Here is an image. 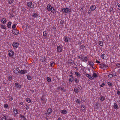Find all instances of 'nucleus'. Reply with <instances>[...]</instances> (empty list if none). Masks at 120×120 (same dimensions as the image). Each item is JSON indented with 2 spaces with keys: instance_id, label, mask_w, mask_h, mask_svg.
<instances>
[{
  "instance_id": "42",
  "label": "nucleus",
  "mask_w": 120,
  "mask_h": 120,
  "mask_svg": "<svg viewBox=\"0 0 120 120\" xmlns=\"http://www.w3.org/2000/svg\"><path fill=\"white\" fill-rule=\"evenodd\" d=\"M20 117H21L22 119V120H24L26 119L25 117L21 115Z\"/></svg>"
},
{
  "instance_id": "11",
  "label": "nucleus",
  "mask_w": 120,
  "mask_h": 120,
  "mask_svg": "<svg viewBox=\"0 0 120 120\" xmlns=\"http://www.w3.org/2000/svg\"><path fill=\"white\" fill-rule=\"evenodd\" d=\"M28 6L29 7L32 8L34 7V5L32 4V3L31 2H28L27 3Z\"/></svg>"
},
{
  "instance_id": "21",
  "label": "nucleus",
  "mask_w": 120,
  "mask_h": 120,
  "mask_svg": "<svg viewBox=\"0 0 120 120\" xmlns=\"http://www.w3.org/2000/svg\"><path fill=\"white\" fill-rule=\"evenodd\" d=\"M6 19L4 18L2 19L1 20V22L3 24L5 23L6 22Z\"/></svg>"
},
{
  "instance_id": "5",
  "label": "nucleus",
  "mask_w": 120,
  "mask_h": 120,
  "mask_svg": "<svg viewBox=\"0 0 120 120\" xmlns=\"http://www.w3.org/2000/svg\"><path fill=\"white\" fill-rule=\"evenodd\" d=\"M8 52L9 56L10 57L14 55V52L11 50H9Z\"/></svg>"
},
{
  "instance_id": "1",
  "label": "nucleus",
  "mask_w": 120,
  "mask_h": 120,
  "mask_svg": "<svg viewBox=\"0 0 120 120\" xmlns=\"http://www.w3.org/2000/svg\"><path fill=\"white\" fill-rule=\"evenodd\" d=\"M47 8L48 11H51V12L53 14H54L56 13L55 10L51 5L48 4L47 7Z\"/></svg>"
},
{
  "instance_id": "27",
  "label": "nucleus",
  "mask_w": 120,
  "mask_h": 120,
  "mask_svg": "<svg viewBox=\"0 0 120 120\" xmlns=\"http://www.w3.org/2000/svg\"><path fill=\"white\" fill-rule=\"evenodd\" d=\"M24 107L26 109H28L29 108V106L28 104H25L24 106Z\"/></svg>"
},
{
  "instance_id": "29",
  "label": "nucleus",
  "mask_w": 120,
  "mask_h": 120,
  "mask_svg": "<svg viewBox=\"0 0 120 120\" xmlns=\"http://www.w3.org/2000/svg\"><path fill=\"white\" fill-rule=\"evenodd\" d=\"M99 43L100 45L101 46H102L103 44V43L102 41H99Z\"/></svg>"
},
{
  "instance_id": "37",
  "label": "nucleus",
  "mask_w": 120,
  "mask_h": 120,
  "mask_svg": "<svg viewBox=\"0 0 120 120\" xmlns=\"http://www.w3.org/2000/svg\"><path fill=\"white\" fill-rule=\"evenodd\" d=\"M105 99V98L103 96H101L100 97V100L102 101H104Z\"/></svg>"
},
{
  "instance_id": "49",
  "label": "nucleus",
  "mask_w": 120,
  "mask_h": 120,
  "mask_svg": "<svg viewBox=\"0 0 120 120\" xmlns=\"http://www.w3.org/2000/svg\"><path fill=\"white\" fill-rule=\"evenodd\" d=\"M105 55L104 54H102L101 55V57L103 59H104V57H105Z\"/></svg>"
},
{
  "instance_id": "31",
  "label": "nucleus",
  "mask_w": 120,
  "mask_h": 120,
  "mask_svg": "<svg viewBox=\"0 0 120 120\" xmlns=\"http://www.w3.org/2000/svg\"><path fill=\"white\" fill-rule=\"evenodd\" d=\"M26 76L28 80H30L31 79V78L29 75H27Z\"/></svg>"
},
{
  "instance_id": "4",
  "label": "nucleus",
  "mask_w": 120,
  "mask_h": 120,
  "mask_svg": "<svg viewBox=\"0 0 120 120\" xmlns=\"http://www.w3.org/2000/svg\"><path fill=\"white\" fill-rule=\"evenodd\" d=\"M46 98V97L44 96H43L41 98V100H42V103L44 104H45L47 100Z\"/></svg>"
},
{
  "instance_id": "18",
  "label": "nucleus",
  "mask_w": 120,
  "mask_h": 120,
  "mask_svg": "<svg viewBox=\"0 0 120 120\" xmlns=\"http://www.w3.org/2000/svg\"><path fill=\"white\" fill-rule=\"evenodd\" d=\"M69 38L67 37H64L63 38L64 41L66 42H68L69 41Z\"/></svg>"
},
{
  "instance_id": "6",
  "label": "nucleus",
  "mask_w": 120,
  "mask_h": 120,
  "mask_svg": "<svg viewBox=\"0 0 120 120\" xmlns=\"http://www.w3.org/2000/svg\"><path fill=\"white\" fill-rule=\"evenodd\" d=\"M12 33L14 35H17L19 33V31L16 29H13L12 30Z\"/></svg>"
},
{
  "instance_id": "28",
  "label": "nucleus",
  "mask_w": 120,
  "mask_h": 120,
  "mask_svg": "<svg viewBox=\"0 0 120 120\" xmlns=\"http://www.w3.org/2000/svg\"><path fill=\"white\" fill-rule=\"evenodd\" d=\"M45 115L46 116L45 117V119L46 120H49L51 118L49 117L50 115Z\"/></svg>"
},
{
  "instance_id": "30",
  "label": "nucleus",
  "mask_w": 120,
  "mask_h": 120,
  "mask_svg": "<svg viewBox=\"0 0 120 120\" xmlns=\"http://www.w3.org/2000/svg\"><path fill=\"white\" fill-rule=\"evenodd\" d=\"M74 90L75 92L76 93H77L78 92V90L77 88H74Z\"/></svg>"
},
{
  "instance_id": "45",
  "label": "nucleus",
  "mask_w": 120,
  "mask_h": 120,
  "mask_svg": "<svg viewBox=\"0 0 120 120\" xmlns=\"http://www.w3.org/2000/svg\"><path fill=\"white\" fill-rule=\"evenodd\" d=\"M16 26V25H15V24H14L12 25V28L14 29H15V28Z\"/></svg>"
},
{
  "instance_id": "51",
  "label": "nucleus",
  "mask_w": 120,
  "mask_h": 120,
  "mask_svg": "<svg viewBox=\"0 0 120 120\" xmlns=\"http://www.w3.org/2000/svg\"><path fill=\"white\" fill-rule=\"evenodd\" d=\"M85 48V47L83 45H82L81 47H80V48L81 49H84Z\"/></svg>"
},
{
  "instance_id": "53",
  "label": "nucleus",
  "mask_w": 120,
  "mask_h": 120,
  "mask_svg": "<svg viewBox=\"0 0 120 120\" xmlns=\"http://www.w3.org/2000/svg\"><path fill=\"white\" fill-rule=\"evenodd\" d=\"M75 81L76 83H77L79 82V81L77 79L75 78Z\"/></svg>"
},
{
  "instance_id": "19",
  "label": "nucleus",
  "mask_w": 120,
  "mask_h": 120,
  "mask_svg": "<svg viewBox=\"0 0 120 120\" xmlns=\"http://www.w3.org/2000/svg\"><path fill=\"white\" fill-rule=\"evenodd\" d=\"M81 108L82 110L84 112L86 110V107L84 105H82L81 106Z\"/></svg>"
},
{
  "instance_id": "64",
  "label": "nucleus",
  "mask_w": 120,
  "mask_h": 120,
  "mask_svg": "<svg viewBox=\"0 0 120 120\" xmlns=\"http://www.w3.org/2000/svg\"><path fill=\"white\" fill-rule=\"evenodd\" d=\"M118 6L119 7V8H118V9H120V5L119 4V5H118Z\"/></svg>"
},
{
  "instance_id": "50",
  "label": "nucleus",
  "mask_w": 120,
  "mask_h": 120,
  "mask_svg": "<svg viewBox=\"0 0 120 120\" xmlns=\"http://www.w3.org/2000/svg\"><path fill=\"white\" fill-rule=\"evenodd\" d=\"M43 35L44 36H45L46 35V31H44L43 33Z\"/></svg>"
},
{
  "instance_id": "34",
  "label": "nucleus",
  "mask_w": 120,
  "mask_h": 120,
  "mask_svg": "<svg viewBox=\"0 0 120 120\" xmlns=\"http://www.w3.org/2000/svg\"><path fill=\"white\" fill-rule=\"evenodd\" d=\"M54 63L53 62H50V65L51 67H53L54 66Z\"/></svg>"
},
{
  "instance_id": "56",
  "label": "nucleus",
  "mask_w": 120,
  "mask_h": 120,
  "mask_svg": "<svg viewBox=\"0 0 120 120\" xmlns=\"http://www.w3.org/2000/svg\"><path fill=\"white\" fill-rule=\"evenodd\" d=\"M104 86L105 84L104 83H103L100 85V86L102 87H103Z\"/></svg>"
},
{
  "instance_id": "54",
  "label": "nucleus",
  "mask_w": 120,
  "mask_h": 120,
  "mask_svg": "<svg viewBox=\"0 0 120 120\" xmlns=\"http://www.w3.org/2000/svg\"><path fill=\"white\" fill-rule=\"evenodd\" d=\"M107 84L109 86H112V85L111 83L109 82H108L107 83Z\"/></svg>"
},
{
  "instance_id": "46",
  "label": "nucleus",
  "mask_w": 120,
  "mask_h": 120,
  "mask_svg": "<svg viewBox=\"0 0 120 120\" xmlns=\"http://www.w3.org/2000/svg\"><path fill=\"white\" fill-rule=\"evenodd\" d=\"M8 98L9 100L10 101H11L13 100V98L12 97L9 96Z\"/></svg>"
},
{
  "instance_id": "63",
  "label": "nucleus",
  "mask_w": 120,
  "mask_h": 120,
  "mask_svg": "<svg viewBox=\"0 0 120 120\" xmlns=\"http://www.w3.org/2000/svg\"><path fill=\"white\" fill-rule=\"evenodd\" d=\"M62 120V119H61V118H58L57 119V120Z\"/></svg>"
},
{
  "instance_id": "55",
  "label": "nucleus",
  "mask_w": 120,
  "mask_h": 120,
  "mask_svg": "<svg viewBox=\"0 0 120 120\" xmlns=\"http://www.w3.org/2000/svg\"><path fill=\"white\" fill-rule=\"evenodd\" d=\"M116 66L118 67V68H120V64H117L116 65Z\"/></svg>"
},
{
  "instance_id": "33",
  "label": "nucleus",
  "mask_w": 120,
  "mask_h": 120,
  "mask_svg": "<svg viewBox=\"0 0 120 120\" xmlns=\"http://www.w3.org/2000/svg\"><path fill=\"white\" fill-rule=\"evenodd\" d=\"M59 89L60 90L62 91V92H64L65 91V90L63 88L60 87L59 88Z\"/></svg>"
},
{
  "instance_id": "25",
  "label": "nucleus",
  "mask_w": 120,
  "mask_h": 120,
  "mask_svg": "<svg viewBox=\"0 0 120 120\" xmlns=\"http://www.w3.org/2000/svg\"><path fill=\"white\" fill-rule=\"evenodd\" d=\"M14 0H7L8 3L9 4H11L14 2Z\"/></svg>"
},
{
  "instance_id": "39",
  "label": "nucleus",
  "mask_w": 120,
  "mask_h": 120,
  "mask_svg": "<svg viewBox=\"0 0 120 120\" xmlns=\"http://www.w3.org/2000/svg\"><path fill=\"white\" fill-rule=\"evenodd\" d=\"M75 73L76 75L77 76H80V75L79 73L78 72H75Z\"/></svg>"
},
{
  "instance_id": "3",
  "label": "nucleus",
  "mask_w": 120,
  "mask_h": 120,
  "mask_svg": "<svg viewBox=\"0 0 120 120\" xmlns=\"http://www.w3.org/2000/svg\"><path fill=\"white\" fill-rule=\"evenodd\" d=\"M81 60L85 62H86L88 60V57L87 56H81Z\"/></svg>"
},
{
  "instance_id": "48",
  "label": "nucleus",
  "mask_w": 120,
  "mask_h": 120,
  "mask_svg": "<svg viewBox=\"0 0 120 120\" xmlns=\"http://www.w3.org/2000/svg\"><path fill=\"white\" fill-rule=\"evenodd\" d=\"M76 102L78 103H79L80 101L79 99H77L75 101Z\"/></svg>"
},
{
  "instance_id": "61",
  "label": "nucleus",
  "mask_w": 120,
  "mask_h": 120,
  "mask_svg": "<svg viewBox=\"0 0 120 120\" xmlns=\"http://www.w3.org/2000/svg\"><path fill=\"white\" fill-rule=\"evenodd\" d=\"M117 94L119 95L120 94V92L119 91H118L117 92Z\"/></svg>"
},
{
  "instance_id": "44",
  "label": "nucleus",
  "mask_w": 120,
  "mask_h": 120,
  "mask_svg": "<svg viewBox=\"0 0 120 120\" xmlns=\"http://www.w3.org/2000/svg\"><path fill=\"white\" fill-rule=\"evenodd\" d=\"M12 79V77L11 76H9L8 78V79L9 81H11Z\"/></svg>"
},
{
  "instance_id": "10",
  "label": "nucleus",
  "mask_w": 120,
  "mask_h": 120,
  "mask_svg": "<svg viewBox=\"0 0 120 120\" xmlns=\"http://www.w3.org/2000/svg\"><path fill=\"white\" fill-rule=\"evenodd\" d=\"M15 85L17 88L19 89L21 88L22 87L21 85L18 83H15Z\"/></svg>"
},
{
  "instance_id": "15",
  "label": "nucleus",
  "mask_w": 120,
  "mask_h": 120,
  "mask_svg": "<svg viewBox=\"0 0 120 120\" xmlns=\"http://www.w3.org/2000/svg\"><path fill=\"white\" fill-rule=\"evenodd\" d=\"M96 6L94 5H92L90 7V9L92 11H94L96 9Z\"/></svg>"
},
{
  "instance_id": "2",
  "label": "nucleus",
  "mask_w": 120,
  "mask_h": 120,
  "mask_svg": "<svg viewBox=\"0 0 120 120\" xmlns=\"http://www.w3.org/2000/svg\"><path fill=\"white\" fill-rule=\"evenodd\" d=\"M62 10L63 12L65 13H69L71 11V9L68 8H62Z\"/></svg>"
},
{
  "instance_id": "17",
  "label": "nucleus",
  "mask_w": 120,
  "mask_h": 120,
  "mask_svg": "<svg viewBox=\"0 0 120 120\" xmlns=\"http://www.w3.org/2000/svg\"><path fill=\"white\" fill-rule=\"evenodd\" d=\"M60 112L64 114H66L67 113V111L65 109L61 110Z\"/></svg>"
},
{
  "instance_id": "14",
  "label": "nucleus",
  "mask_w": 120,
  "mask_h": 120,
  "mask_svg": "<svg viewBox=\"0 0 120 120\" xmlns=\"http://www.w3.org/2000/svg\"><path fill=\"white\" fill-rule=\"evenodd\" d=\"M101 65L102 68L103 69H107L108 68L107 66L103 64H101Z\"/></svg>"
},
{
  "instance_id": "52",
  "label": "nucleus",
  "mask_w": 120,
  "mask_h": 120,
  "mask_svg": "<svg viewBox=\"0 0 120 120\" xmlns=\"http://www.w3.org/2000/svg\"><path fill=\"white\" fill-rule=\"evenodd\" d=\"M112 75H113V77L116 76V75H117V73L116 72L114 73H113V74Z\"/></svg>"
},
{
  "instance_id": "62",
  "label": "nucleus",
  "mask_w": 120,
  "mask_h": 120,
  "mask_svg": "<svg viewBox=\"0 0 120 120\" xmlns=\"http://www.w3.org/2000/svg\"><path fill=\"white\" fill-rule=\"evenodd\" d=\"M96 62L97 63H100V62L98 60H96Z\"/></svg>"
},
{
  "instance_id": "58",
  "label": "nucleus",
  "mask_w": 120,
  "mask_h": 120,
  "mask_svg": "<svg viewBox=\"0 0 120 120\" xmlns=\"http://www.w3.org/2000/svg\"><path fill=\"white\" fill-rule=\"evenodd\" d=\"M88 13L89 14H91V12L90 10H89L88 11Z\"/></svg>"
},
{
  "instance_id": "36",
  "label": "nucleus",
  "mask_w": 120,
  "mask_h": 120,
  "mask_svg": "<svg viewBox=\"0 0 120 120\" xmlns=\"http://www.w3.org/2000/svg\"><path fill=\"white\" fill-rule=\"evenodd\" d=\"M89 64L91 67H93V66L94 64L92 62H90L89 63Z\"/></svg>"
},
{
  "instance_id": "60",
  "label": "nucleus",
  "mask_w": 120,
  "mask_h": 120,
  "mask_svg": "<svg viewBox=\"0 0 120 120\" xmlns=\"http://www.w3.org/2000/svg\"><path fill=\"white\" fill-rule=\"evenodd\" d=\"M10 15V17H13V15L12 14H11Z\"/></svg>"
},
{
  "instance_id": "12",
  "label": "nucleus",
  "mask_w": 120,
  "mask_h": 120,
  "mask_svg": "<svg viewBox=\"0 0 120 120\" xmlns=\"http://www.w3.org/2000/svg\"><path fill=\"white\" fill-rule=\"evenodd\" d=\"M7 117L5 114L2 115L1 116V118L2 120H6Z\"/></svg>"
},
{
  "instance_id": "9",
  "label": "nucleus",
  "mask_w": 120,
  "mask_h": 120,
  "mask_svg": "<svg viewBox=\"0 0 120 120\" xmlns=\"http://www.w3.org/2000/svg\"><path fill=\"white\" fill-rule=\"evenodd\" d=\"M52 112V110L51 109H48L47 110V112L45 113V115H50V114Z\"/></svg>"
},
{
  "instance_id": "16",
  "label": "nucleus",
  "mask_w": 120,
  "mask_h": 120,
  "mask_svg": "<svg viewBox=\"0 0 120 120\" xmlns=\"http://www.w3.org/2000/svg\"><path fill=\"white\" fill-rule=\"evenodd\" d=\"M26 72L27 71L26 70H22L20 71L19 73L21 74H24L26 73Z\"/></svg>"
},
{
  "instance_id": "43",
  "label": "nucleus",
  "mask_w": 120,
  "mask_h": 120,
  "mask_svg": "<svg viewBox=\"0 0 120 120\" xmlns=\"http://www.w3.org/2000/svg\"><path fill=\"white\" fill-rule=\"evenodd\" d=\"M47 80L48 82H50L51 81L50 78L49 77H48L47 78Z\"/></svg>"
},
{
  "instance_id": "22",
  "label": "nucleus",
  "mask_w": 120,
  "mask_h": 120,
  "mask_svg": "<svg viewBox=\"0 0 120 120\" xmlns=\"http://www.w3.org/2000/svg\"><path fill=\"white\" fill-rule=\"evenodd\" d=\"M114 107L116 109H118V105L115 103H114Z\"/></svg>"
},
{
  "instance_id": "26",
  "label": "nucleus",
  "mask_w": 120,
  "mask_h": 120,
  "mask_svg": "<svg viewBox=\"0 0 120 120\" xmlns=\"http://www.w3.org/2000/svg\"><path fill=\"white\" fill-rule=\"evenodd\" d=\"M33 15L34 17L37 18L38 16V15L35 13H34L33 14Z\"/></svg>"
},
{
  "instance_id": "35",
  "label": "nucleus",
  "mask_w": 120,
  "mask_h": 120,
  "mask_svg": "<svg viewBox=\"0 0 120 120\" xmlns=\"http://www.w3.org/2000/svg\"><path fill=\"white\" fill-rule=\"evenodd\" d=\"M4 107L5 108H8V105L7 104H5L4 105Z\"/></svg>"
},
{
  "instance_id": "24",
  "label": "nucleus",
  "mask_w": 120,
  "mask_h": 120,
  "mask_svg": "<svg viewBox=\"0 0 120 120\" xmlns=\"http://www.w3.org/2000/svg\"><path fill=\"white\" fill-rule=\"evenodd\" d=\"M92 75L93 76H92V77H93V79L94 78H96L98 77V75L96 74L94 72L93 73Z\"/></svg>"
},
{
  "instance_id": "59",
  "label": "nucleus",
  "mask_w": 120,
  "mask_h": 120,
  "mask_svg": "<svg viewBox=\"0 0 120 120\" xmlns=\"http://www.w3.org/2000/svg\"><path fill=\"white\" fill-rule=\"evenodd\" d=\"M89 74H85V75L86 76H87V77H89Z\"/></svg>"
},
{
  "instance_id": "13",
  "label": "nucleus",
  "mask_w": 120,
  "mask_h": 120,
  "mask_svg": "<svg viewBox=\"0 0 120 120\" xmlns=\"http://www.w3.org/2000/svg\"><path fill=\"white\" fill-rule=\"evenodd\" d=\"M20 70L18 68H17L15 70H14L13 71L15 73L18 74L19 73Z\"/></svg>"
},
{
  "instance_id": "47",
  "label": "nucleus",
  "mask_w": 120,
  "mask_h": 120,
  "mask_svg": "<svg viewBox=\"0 0 120 120\" xmlns=\"http://www.w3.org/2000/svg\"><path fill=\"white\" fill-rule=\"evenodd\" d=\"M1 28L5 29H6V27L4 25H1Z\"/></svg>"
},
{
  "instance_id": "32",
  "label": "nucleus",
  "mask_w": 120,
  "mask_h": 120,
  "mask_svg": "<svg viewBox=\"0 0 120 120\" xmlns=\"http://www.w3.org/2000/svg\"><path fill=\"white\" fill-rule=\"evenodd\" d=\"M26 101L28 103L30 102L31 101L30 99L29 98H27L26 99Z\"/></svg>"
},
{
  "instance_id": "20",
  "label": "nucleus",
  "mask_w": 120,
  "mask_h": 120,
  "mask_svg": "<svg viewBox=\"0 0 120 120\" xmlns=\"http://www.w3.org/2000/svg\"><path fill=\"white\" fill-rule=\"evenodd\" d=\"M13 110L15 115H16L18 114V112L16 109L13 108Z\"/></svg>"
},
{
  "instance_id": "41",
  "label": "nucleus",
  "mask_w": 120,
  "mask_h": 120,
  "mask_svg": "<svg viewBox=\"0 0 120 120\" xmlns=\"http://www.w3.org/2000/svg\"><path fill=\"white\" fill-rule=\"evenodd\" d=\"M113 77V75L112 74H109L108 76V77L109 78H111Z\"/></svg>"
},
{
  "instance_id": "23",
  "label": "nucleus",
  "mask_w": 120,
  "mask_h": 120,
  "mask_svg": "<svg viewBox=\"0 0 120 120\" xmlns=\"http://www.w3.org/2000/svg\"><path fill=\"white\" fill-rule=\"evenodd\" d=\"M11 23L10 22H9L7 24V26L9 28H10L11 27Z\"/></svg>"
},
{
  "instance_id": "40",
  "label": "nucleus",
  "mask_w": 120,
  "mask_h": 120,
  "mask_svg": "<svg viewBox=\"0 0 120 120\" xmlns=\"http://www.w3.org/2000/svg\"><path fill=\"white\" fill-rule=\"evenodd\" d=\"M88 78L90 79H93V77L92 76H91L90 75H89V76L88 77Z\"/></svg>"
},
{
  "instance_id": "8",
  "label": "nucleus",
  "mask_w": 120,
  "mask_h": 120,
  "mask_svg": "<svg viewBox=\"0 0 120 120\" xmlns=\"http://www.w3.org/2000/svg\"><path fill=\"white\" fill-rule=\"evenodd\" d=\"M57 47V51L59 52H61L63 48V46L62 45L58 46Z\"/></svg>"
},
{
  "instance_id": "57",
  "label": "nucleus",
  "mask_w": 120,
  "mask_h": 120,
  "mask_svg": "<svg viewBox=\"0 0 120 120\" xmlns=\"http://www.w3.org/2000/svg\"><path fill=\"white\" fill-rule=\"evenodd\" d=\"M23 104V103L22 102H20L19 103V104L20 105H22Z\"/></svg>"
},
{
  "instance_id": "38",
  "label": "nucleus",
  "mask_w": 120,
  "mask_h": 120,
  "mask_svg": "<svg viewBox=\"0 0 120 120\" xmlns=\"http://www.w3.org/2000/svg\"><path fill=\"white\" fill-rule=\"evenodd\" d=\"M42 61L43 62H45V57H42L41 59Z\"/></svg>"
},
{
  "instance_id": "7",
  "label": "nucleus",
  "mask_w": 120,
  "mask_h": 120,
  "mask_svg": "<svg viewBox=\"0 0 120 120\" xmlns=\"http://www.w3.org/2000/svg\"><path fill=\"white\" fill-rule=\"evenodd\" d=\"M19 43L17 42H14L12 44V46L14 48H17L18 46Z\"/></svg>"
}]
</instances>
